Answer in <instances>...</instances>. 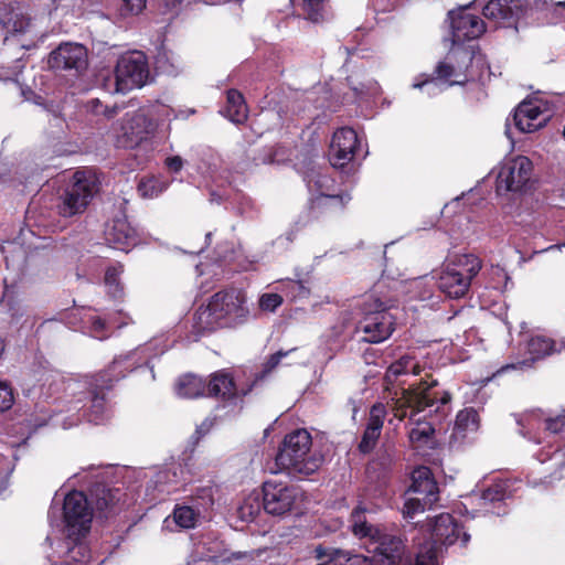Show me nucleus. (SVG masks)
I'll list each match as a JSON object with an SVG mask.
<instances>
[{
    "label": "nucleus",
    "instance_id": "46",
    "mask_svg": "<svg viewBox=\"0 0 565 565\" xmlns=\"http://www.w3.org/2000/svg\"><path fill=\"white\" fill-rule=\"evenodd\" d=\"M279 290L286 292L291 299L307 298L309 288L301 280L286 279L280 281Z\"/></svg>",
    "mask_w": 565,
    "mask_h": 565
},
{
    "label": "nucleus",
    "instance_id": "33",
    "mask_svg": "<svg viewBox=\"0 0 565 565\" xmlns=\"http://www.w3.org/2000/svg\"><path fill=\"white\" fill-rule=\"evenodd\" d=\"M479 428V415L473 408H465L457 415L454 436L456 439L463 440L469 434H473Z\"/></svg>",
    "mask_w": 565,
    "mask_h": 565
},
{
    "label": "nucleus",
    "instance_id": "1",
    "mask_svg": "<svg viewBox=\"0 0 565 565\" xmlns=\"http://www.w3.org/2000/svg\"><path fill=\"white\" fill-rule=\"evenodd\" d=\"M451 396L446 391L433 390L431 385L420 386L414 390L395 391L390 397L387 406L398 420L409 414L408 439L411 445L418 449L428 446L435 433L430 422L417 418L420 412L428 409L429 414L446 415Z\"/></svg>",
    "mask_w": 565,
    "mask_h": 565
},
{
    "label": "nucleus",
    "instance_id": "45",
    "mask_svg": "<svg viewBox=\"0 0 565 565\" xmlns=\"http://www.w3.org/2000/svg\"><path fill=\"white\" fill-rule=\"evenodd\" d=\"M327 0H302L306 18L312 22L323 21L327 17Z\"/></svg>",
    "mask_w": 565,
    "mask_h": 565
},
{
    "label": "nucleus",
    "instance_id": "4",
    "mask_svg": "<svg viewBox=\"0 0 565 565\" xmlns=\"http://www.w3.org/2000/svg\"><path fill=\"white\" fill-rule=\"evenodd\" d=\"M366 509L358 505L351 514L352 531L356 536L370 537L373 558L376 565H399L404 558L406 547L399 535L382 531L367 524Z\"/></svg>",
    "mask_w": 565,
    "mask_h": 565
},
{
    "label": "nucleus",
    "instance_id": "34",
    "mask_svg": "<svg viewBox=\"0 0 565 565\" xmlns=\"http://www.w3.org/2000/svg\"><path fill=\"white\" fill-rule=\"evenodd\" d=\"M199 513L189 505H177L172 515L166 518L164 527L173 530L172 525L179 529H192L195 526Z\"/></svg>",
    "mask_w": 565,
    "mask_h": 565
},
{
    "label": "nucleus",
    "instance_id": "28",
    "mask_svg": "<svg viewBox=\"0 0 565 565\" xmlns=\"http://www.w3.org/2000/svg\"><path fill=\"white\" fill-rule=\"evenodd\" d=\"M351 198L338 194L319 195L309 199V210L312 217L337 214L343 211Z\"/></svg>",
    "mask_w": 565,
    "mask_h": 565
},
{
    "label": "nucleus",
    "instance_id": "20",
    "mask_svg": "<svg viewBox=\"0 0 565 565\" xmlns=\"http://www.w3.org/2000/svg\"><path fill=\"white\" fill-rule=\"evenodd\" d=\"M104 235L111 248L121 252L128 253L138 244L137 232L125 215L116 216L107 223Z\"/></svg>",
    "mask_w": 565,
    "mask_h": 565
},
{
    "label": "nucleus",
    "instance_id": "30",
    "mask_svg": "<svg viewBox=\"0 0 565 565\" xmlns=\"http://www.w3.org/2000/svg\"><path fill=\"white\" fill-rule=\"evenodd\" d=\"M84 329L89 333L90 337L95 339H106L109 335L108 330L113 327L120 328L128 323L127 320H117V318L113 317L109 320L105 321L98 316H95L92 312L85 315L83 319Z\"/></svg>",
    "mask_w": 565,
    "mask_h": 565
},
{
    "label": "nucleus",
    "instance_id": "31",
    "mask_svg": "<svg viewBox=\"0 0 565 565\" xmlns=\"http://www.w3.org/2000/svg\"><path fill=\"white\" fill-rule=\"evenodd\" d=\"M305 180L310 198L332 194L335 191V181L322 169H312Z\"/></svg>",
    "mask_w": 565,
    "mask_h": 565
},
{
    "label": "nucleus",
    "instance_id": "29",
    "mask_svg": "<svg viewBox=\"0 0 565 565\" xmlns=\"http://www.w3.org/2000/svg\"><path fill=\"white\" fill-rule=\"evenodd\" d=\"M182 473V468L175 465L167 467L156 473L151 484L159 492L157 497L159 500H162L164 495L171 494L179 489Z\"/></svg>",
    "mask_w": 565,
    "mask_h": 565
},
{
    "label": "nucleus",
    "instance_id": "10",
    "mask_svg": "<svg viewBox=\"0 0 565 565\" xmlns=\"http://www.w3.org/2000/svg\"><path fill=\"white\" fill-rule=\"evenodd\" d=\"M98 190V180L90 170H78L73 173L65 186L57 205L58 213L64 217L82 214Z\"/></svg>",
    "mask_w": 565,
    "mask_h": 565
},
{
    "label": "nucleus",
    "instance_id": "2",
    "mask_svg": "<svg viewBox=\"0 0 565 565\" xmlns=\"http://www.w3.org/2000/svg\"><path fill=\"white\" fill-rule=\"evenodd\" d=\"M52 527L65 535L67 551L54 565H90L92 554L84 541L90 530L93 512L87 498L81 491H72L64 498L63 507H52L49 513Z\"/></svg>",
    "mask_w": 565,
    "mask_h": 565
},
{
    "label": "nucleus",
    "instance_id": "27",
    "mask_svg": "<svg viewBox=\"0 0 565 565\" xmlns=\"http://www.w3.org/2000/svg\"><path fill=\"white\" fill-rule=\"evenodd\" d=\"M385 415L386 407L383 404L379 403L372 406L366 428L359 445L360 451L367 454L375 447L381 436Z\"/></svg>",
    "mask_w": 565,
    "mask_h": 565
},
{
    "label": "nucleus",
    "instance_id": "22",
    "mask_svg": "<svg viewBox=\"0 0 565 565\" xmlns=\"http://www.w3.org/2000/svg\"><path fill=\"white\" fill-rule=\"evenodd\" d=\"M536 0H490L483 8V15L497 24H510L514 17L526 10Z\"/></svg>",
    "mask_w": 565,
    "mask_h": 565
},
{
    "label": "nucleus",
    "instance_id": "49",
    "mask_svg": "<svg viewBox=\"0 0 565 565\" xmlns=\"http://www.w3.org/2000/svg\"><path fill=\"white\" fill-rule=\"evenodd\" d=\"M338 565H376L373 557L338 551Z\"/></svg>",
    "mask_w": 565,
    "mask_h": 565
},
{
    "label": "nucleus",
    "instance_id": "56",
    "mask_svg": "<svg viewBox=\"0 0 565 565\" xmlns=\"http://www.w3.org/2000/svg\"><path fill=\"white\" fill-rule=\"evenodd\" d=\"M565 353V337L552 338V355Z\"/></svg>",
    "mask_w": 565,
    "mask_h": 565
},
{
    "label": "nucleus",
    "instance_id": "16",
    "mask_svg": "<svg viewBox=\"0 0 565 565\" xmlns=\"http://www.w3.org/2000/svg\"><path fill=\"white\" fill-rule=\"evenodd\" d=\"M448 15L454 44L478 39L486 31L483 20L470 12L468 7L450 11Z\"/></svg>",
    "mask_w": 565,
    "mask_h": 565
},
{
    "label": "nucleus",
    "instance_id": "54",
    "mask_svg": "<svg viewBox=\"0 0 565 565\" xmlns=\"http://www.w3.org/2000/svg\"><path fill=\"white\" fill-rule=\"evenodd\" d=\"M548 459L553 461L561 473L565 471V450L555 451Z\"/></svg>",
    "mask_w": 565,
    "mask_h": 565
},
{
    "label": "nucleus",
    "instance_id": "63",
    "mask_svg": "<svg viewBox=\"0 0 565 565\" xmlns=\"http://www.w3.org/2000/svg\"><path fill=\"white\" fill-rule=\"evenodd\" d=\"M264 117L268 118L273 115V111L271 110H267V111H263L262 114Z\"/></svg>",
    "mask_w": 565,
    "mask_h": 565
},
{
    "label": "nucleus",
    "instance_id": "12",
    "mask_svg": "<svg viewBox=\"0 0 565 565\" xmlns=\"http://www.w3.org/2000/svg\"><path fill=\"white\" fill-rule=\"evenodd\" d=\"M534 182L532 161L527 157L516 156L499 167L495 192L498 195L524 194L533 189Z\"/></svg>",
    "mask_w": 565,
    "mask_h": 565
},
{
    "label": "nucleus",
    "instance_id": "48",
    "mask_svg": "<svg viewBox=\"0 0 565 565\" xmlns=\"http://www.w3.org/2000/svg\"><path fill=\"white\" fill-rule=\"evenodd\" d=\"M0 305L8 310L12 320L22 317L24 311L20 303L14 298L13 290L6 288Z\"/></svg>",
    "mask_w": 565,
    "mask_h": 565
},
{
    "label": "nucleus",
    "instance_id": "23",
    "mask_svg": "<svg viewBox=\"0 0 565 565\" xmlns=\"http://www.w3.org/2000/svg\"><path fill=\"white\" fill-rule=\"evenodd\" d=\"M409 372L414 375H419L422 372L419 364L414 360V358L409 355H404L399 358L397 361H395L388 366L384 377L387 391V402H390V397L394 394L395 391L405 390L404 387L393 390L390 387V385H393L398 376L408 374ZM426 385H431L433 390H436L437 383L434 380L429 383L427 381H424L420 382L417 386H411L408 390H414Z\"/></svg>",
    "mask_w": 565,
    "mask_h": 565
},
{
    "label": "nucleus",
    "instance_id": "19",
    "mask_svg": "<svg viewBox=\"0 0 565 565\" xmlns=\"http://www.w3.org/2000/svg\"><path fill=\"white\" fill-rule=\"evenodd\" d=\"M49 66L54 70L82 71L87 66V50L78 43H63L51 52Z\"/></svg>",
    "mask_w": 565,
    "mask_h": 565
},
{
    "label": "nucleus",
    "instance_id": "8",
    "mask_svg": "<svg viewBox=\"0 0 565 565\" xmlns=\"http://www.w3.org/2000/svg\"><path fill=\"white\" fill-rule=\"evenodd\" d=\"M481 269V260L471 254L456 255L441 269L439 289L450 298L463 297Z\"/></svg>",
    "mask_w": 565,
    "mask_h": 565
},
{
    "label": "nucleus",
    "instance_id": "36",
    "mask_svg": "<svg viewBox=\"0 0 565 565\" xmlns=\"http://www.w3.org/2000/svg\"><path fill=\"white\" fill-rule=\"evenodd\" d=\"M508 489L509 487L505 481L495 482L492 486L488 487L484 491H482L480 495L475 494L471 497V499L478 500V504L484 508L487 512L500 514V512L490 510L487 507L489 504L504 500L508 495Z\"/></svg>",
    "mask_w": 565,
    "mask_h": 565
},
{
    "label": "nucleus",
    "instance_id": "57",
    "mask_svg": "<svg viewBox=\"0 0 565 565\" xmlns=\"http://www.w3.org/2000/svg\"><path fill=\"white\" fill-rule=\"evenodd\" d=\"M213 426V419L207 417L205 418L200 426L196 427L195 433L201 437L204 436Z\"/></svg>",
    "mask_w": 565,
    "mask_h": 565
},
{
    "label": "nucleus",
    "instance_id": "39",
    "mask_svg": "<svg viewBox=\"0 0 565 565\" xmlns=\"http://www.w3.org/2000/svg\"><path fill=\"white\" fill-rule=\"evenodd\" d=\"M263 503L257 492L248 493L237 509L238 518L242 521H253L260 512Z\"/></svg>",
    "mask_w": 565,
    "mask_h": 565
},
{
    "label": "nucleus",
    "instance_id": "7",
    "mask_svg": "<svg viewBox=\"0 0 565 565\" xmlns=\"http://www.w3.org/2000/svg\"><path fill=\"white\" fill-rule=\"evenodd\" d=\"M426 531L430 535V541L419 544L415 565H438L443 546L452 545L459 540L461 545L466 546L470 540V535L461 531L459 524L449 513H441L430 519Z\"/></svg>",
    "mask_w": 565,
    "mask_h": 565
},
{
    "label": "nucleus",
    "instance_id": "40",
    "mask_svg": "<svg viewBox=\"0 0 565 565\" xmlns=\"http://www.w3.org/2000/svg\"><path fill=\"white\" fill-rule=\"evenodd\" d=\"M527 351L533 360L552 355V338L544 334L531 337L527 342Z\"/></svg>",
    "mask_w": 565,
    "mask_h": 565
},
{
    "label": "nucleus",
    "instance_id": "21",
    "mask_svg": "<svg viewBox=\"0 0 565 565\" xmlns=\"http://www.w3.org/2000/svg\"><path fill=\"white\" fill-rule=\"evenodd\" d=\"M439 79L448 87L452 85H462L468 81H475L477 76L473 72L466 71V65L461 64L458 57V50L451 51L435 71Z\"/></svg>",
    "mask_w": 565,
    "mask_h": 565
},
{
    "label": "nucleus",
    "instance_id": "60",
    "mask_svg": "<svg viewBox=\"0 0 565 565\" xmlns=\"http://www.w3.org/2000/svg\"><path fill=\"white\" fill-rule=\"evenodd\" d=\"M167 8L173 9L180 4L183 0H162Z\"/></svg>",
    "mask_w": 565,
    "mask_h": 565
},
{
    "label": "nucleus",
    "instance_id": "18",
    "mask_svg": "<svg viewBox=\"0 0 565 565\" xmlns=\"http://www.w3.org/2000/svg\"><path fill=\"white\" fill-rule=\"evenodd\" d=\"M359 146V138L352 128L338 129L330 143L329 159L334 168H343L351 162Z\"/></svg>",
    "mask_w": 565,
    "mask_h": 565
},
{
    "label": "nucleus",
    "instance_id": "26",
    "mask_svg": "<svg viewBox=\"0 0 565 565\" xmlns=\"http://www.w3.org/2000/svg\"><path fill=\"white\" fill-rule=\"evenodd\" d=\"M152 348L153 344L150 343L139 347L124 355L117 356L110 366V371L116 373L118 377H124L127 372H130L142 364H148L152 356L159 354L158 352L152 353Z\"/></svg>",
    "mask_w": 565,
    "mask_h": 565
},
{
    "label": "nucleus",
    "instance_id": "53",
    "mask_svg": "<svg viewBox=\"0 0 565 565\" xmlns=\"http://www.w3.org/2000/svg\"><path fill=\"white\" fill-rule=\"evenodd\" d=\"M295 351V349H291L289 351H278L275 354L270 355V358L267 360V362L264 365V373H268L271 370H274L282 358L287 356L290 352Z\"/></svg>",
    "mask_w": 565,
    "mask_h": 565
},
{
    "label": "nucleus",
    "instance_id": "15",
    "mask_svg": "<svg viewBox=\"0 0 565 565\" xmlns=\"http://www.w3.org/2000/svg\"><path fill=\"white\" fill-rule=\"evenodd\" d=\"M0 24L6 30L4 41L10 38H24L28 43L22 42L23 49H30L35 45L39 39L43 38V33L39 30L35 22L24 15L21 11L15 10L10 4L0 1Z\"/></svg>",
    "mask_w": 565,
    "mask_h": 565
},
{
    "label": "nucleus",
    "instance_id": "47",
    "mask_svg": "<svg viewBox=\"0 0 565 565\" xmlns=\"http://www.w3.org/2000/svg\"><path fill=\"white\" fill-rule=\"evenodd\" d=\"M119 490H113L108 488H102L96 495V507L100 511H110L115 508L118 502Z\"/></svg>",
    "mask_w": 565,
    "mask_h": 565
},
{
    "label": "nucleus",
    "instance_id": "42",
    "mask_svg": "<svg viewBox=\"0 0 565 565\" xmlns=\"http://www.w3.org/2000/svg\"><path fill=\"white\" fill-rule=\"evenodd\" d=\"M121 273L122 266L120 264L108 266L105 271L104 282L108 294L114 298L120 297L122 295V286L119 279Z\"/></svg>",
    "mask_w": 565,
    "mask_h": 565
},
{
    "label": "nucleus",
    "instance_id": "14",
    "mask_svg": "<svg viewBox=\"0 0 565 565\" xmlns=\"http://www.w3.org/2000/svg\"><path fill=\"white\" fill-rule=\"evenodd\" d=\"M364 316L359 321L358 330L364 333L363 339L370 343L386 340L394 330V318L384 305L374 299L363 307Z\"/></svg>",
    "mask_w": 565,
    "mask_h": 565
},
{
    "label": "nucleus",
    "instance_id": "11",
    "mask_svg": "<svg viewBox=\"0 0 565 565\" xmlns=\"http://www.w3.org/2000/svg\"><path fill=\"white\" fill-rule=\"evenodd\" d=\"M439 499L437 482L427 467H417L412 472V484L403 507V515L413 519L417 513L430 509Z\"/></svg>",
    "mask_w": 565,
    "mask_h": 565
},
{
    "label": "nucleus",
    "instance_id": "25",
    "mask_svg": "<svg viewBox=\"0 0 565 565\" xmlns=\"http://www.w3.org/2000/svg\"><path fill=\"white\" fill-rule=\"evenodd\" d=\"M521 426V434L524 437H527L530 440L535 443H540V439L536 438V430L544 427V429L556 434L563 430L565 427V415H559L551 418H542L539 413H531L524 416L523 419L519 422Z\"/></svg>",
    "mask_w": 565,
    "mask_h": 565
},
{
    "label": "nucleus",
    "instance_id": "43",
    "mask_svg": "<svg viewBox=\"0 0 565 565\" xmlns=\"http://www.w3.org/2000/svg\"><path fill=\"white\" fill-rule=\"evenodd\" d=\"M448 87L438 75L436 77L420 75L413 84V88L423 90L428 96H436Z\"/></svg>",
    "mask_w": 565,
    "mask_h": 565
},
{
    "label": "nucleus",
    "instance_id": "59",
    "mask_svg": "<svg viewBox=\"0 0 565 565\" xmlns=\"http://www.w3.org/2000/svg\"><path fill=\"white\" fill-rule=\"evenodd\" d=\"M88 106L92 108V110L95 113V114H99L100 110H99V107H102V104L99 103L98 99H92L88 102Z\"/></svg>",
    "mask_w": 565,
    "mask_h": 565
},
{
    "label": "nucleus",
    "instance_id": "6",
    "mask_svg": "<svg viewBox=\"0 0 565 565\" xmlns=\"http://www.w3.org/2000/svg\"><path fill=\"white\" fill-rule=\"evenodd\" d=\"M311 435L306 429H297L285 437L276 456L277 466L290 475L309 476L323 462V457L311 449Z\"/></svg>",
    "mask_w": 565,
    "mask_h": 565
},
{
    "label": "nucleus",
    "instance_id": "58",
    "mask_svg": "<svg viewBox=\"0 0 565 565\" xmlns=\"http://www.w3.org/2000/svg\"><path fill=\"white\" fill-rule=\"evenodd\" d=\"M552 12L553 14L558 15L559 19H563L565 21V1L554 3Z\"/></svg>",
    "mask_w": 565,
    "mask_h": 565
},
{
    "label": "nucleus",
    "instance_id": "64",
    "mask_svg": "<svg viewBox=\"0 0 565 565\" xmlns=\"http://www.w3.org/2000/svg\"><path fill=\"white\" fill-rule=\"evenodd\" d=\"M277 116L279 117L280 120H282V115H281L280 110L277 111Z\"/></svg>",
    "mask_w": 565,
    "mask_h": 565
},
{
    "label": "nucleus",
    "instance_id": "50",
    "mask_svg": "<svg viewBox=\"0 0 565 565\" xmlns=\"http://www.w3.org/2000/svg\"><path fill=\"white\" fill-rule=\"evenodd\" d=\"M146 0H122L119 17L127 19L140 14L146 8Z\"/></svg>",
    "mask_w": 565,
    "mask_h": 565
},
{
    "label": "nucleus",
    "instance_id": "32",
    "mask_svg": "<svg viewBox=\"0 0 565 565\" xmlns=\"http://www.w3.org/2000/svg\"><path fill=\"white\" fill-rule=\"evenodd\" d=\"M232 122L242 124L247 118V106L243 95L236 89H230L226 95V106L222 111Z\"/></svg>",
    "mask_w": 565,
    "mask_h": 565
},
{
    "label": "nucleus",
    "instance_id": "55",
    "mask_svg": "<svg viewBox=\"0 0 565 565\" xmlns=\"http://www.w3.org/2000/svg\"><path fill=\"white\" fill-rule=\"evenodd\" d=\"M166 164L172 172H179L183 168V160L179 156L167 158Z\"/></svg>",
    "mask_w": 565,
    "mask_h": 565
},
{
    "label": "nucleus",
    "instance_id": "41",
    "mask_svg": "<svg viewBox=\"0 0 565 565\" xmlns=\"http://www.w3.org/2000/svg\"><path fill=\"white\" fill-rule=\"evenodd\" d=\"M168 182L158 177H149L140 180L138 192L143 199H153L166 191Z\"/></svg>",
    "mask_w": 565,
    "mask_h": 565
},
{
    "label": "nucleus",
    "instance_id": "51",
    "mask_svg": "<svg viewBox=\"0 0 565 565\" xmlns=\"http://www.w3.org/2000/svg\"><path fill=\"white\" fill-rule=\"evenodd\" d=\"M14 404V394L11 385L6 381H0V413H3Z\"/></svg>",
    "mask_w": 565,
    "mask_h": 565
},
{
    "label": "nucleus",
    "instance_id": "35",
    "mask_svg": "<svg viewBox=\"0 0 565 565\" xmlns=\"http://www.w3.org/2000/svg\"><path fill=\"white\" fill-rule=\"evenodd\" d=\"M206 383L199 376L189 374L181 376L175 384V393L180 397L195 398L203 396Z\"/></svg>",
    "mask_w": 565,
    "mask_h": 565
},
{
    "label": "nucleus",
    "instance_id": "37",
    "mask_svg": "<svg viewBox=\"0 0 565 565\" xmlns=\"http://www.w3.org/2000/svg\"><path fill=\"white\" fill-rule=\"evenodd\" d=\"M458 57L461 64L466 65V71L473 72L477 75L475 79L482 78L486 70L489 68L484 55L480 52L458 49Z\"/></svg>",
    "mask_w": 565,
    "mask_h": 565
},
{
    "label": "nucleus",
    "instance_id": "17",
    "mask_svg": "<svg viewBox=\"0 0 565 565\" xmlns=\"http://www.w3.org/2000/svg\"><path fill=\"white\" fill-rule=\"evenodd\" d=\"M551 113L541 100H524L515 109L513 115L514 126L521 132H533L546 125Z\"/></svg>",
    "mask_w": 565,
    "mask_h": 565
},
{
    "label": "nucleus",
    "instance_id": "3",
    "mask_svg": "<svg viewBox=\"0 0 565 565\" xmlns=\"http://www.w3.org/2000/svg\"><path fill=\"white\" fill-rule=\"evenodd\" d=\"M248 315L245 294L239 289H228L216 292L206 307H201L196 311V320L201 329L211 330L241 324Z\"/></svg>",
    "mask_w": 565,
    "mask_h": 565
},
{
    "label": "nucleus",
    "instance_id": "13",
    "mask_svg": "<svg viewBox=\"0 0 565 565\" xmlns=\"http://www.w3.org/2000/svg\"><path fill=\"white\" fill-rule=\"evenodd\" d=\"M263 508L266 513L284 516L297 509L302 501L299 488L282 481L268 480L263 483Z\"/></svg>",
    "mask_w": 565,
    "mask_h": 565
},
{
    "label": "nucleus",
    "instance_id": "44",
    "mask_svg": "<svg viewBox=\"0 0 565 565\" xmlns=\"http://www.w3.org/2000/svg\"><path fill=\"white\" fill-rule=\"evenodd\" d=\"M1 252L4 255L7 267L20 268L25 262V252L21 245L9 242L7 246H1Z\"/></svg>",
    "mask_w": 565,
    "mask_h": 565
},
{
    "label": "nucleus",
    "instance_id": "38",
    "mask_svg": "<svg viewBox=\"0 0 565 565\" xmlns=\"http://www.w3.org/2000/svg\"><path fill=\"white\" fill-rule=\"evenodd\" d=\"M107 406L103 391L89 392V407L84 415L87 419L95 424H100L106 419Z\"/></svg>",
    "mask_w": 565,
    "mask_h": 565
},
{
    "label": "nucleus",
    "instance_id": "52",
    "mask_svg": "<svg viewBox=\"0 0 565 565\" xmlns=\"http://www.w3.org/2000/svg\"><path fill=\"white\" fill-rule=\"evenodd\" d=\"M282 303V297L276 292L264 294L259 298V308L264 311H275Z\"/></svg>",
    "mask_w": 565,
    "mask_h": 565
},
{
    "label": "nucleus",
    "instance_id": "5",
    "mask_svg": "<svg viewBox=\"0 0 565 565\" xmlns=\"http://www.w3.org/2000/svg\"><path fill=\"white\" fill-rule=\"evenodd\" d=\"M171 109L158 104L128 111L122 117L116 134L120 147L134 148L149 136L154 135L166 120H169Z\"/></svg>",
    "mask_w": 565,
    "mask_h": 565
},
{
    "label": "nucleus",
    "instance_id": "9",
    "mask_svg": "<svg viewBox=\"0 0 565 565\" xmlns=\"http://www.w3.org/2000/svg\"><path fill=\"white\" fill-rule=\"evenodd\" d=\"M148 78L149 68L146 55L140 51H132L119 57L114 78H107L104 86L110 94H125L134 88L142 87Z\"/></svg>",
    "mask_w": 565,
    "mask_h": 565
},
{
    "label": "nucleus",
    "instance_id": "24",
    "mask_svg": "<svg viewBox=\"0 0 565 565\" xmlns=\"http://www.w3.org/2000/svg\"><path fill=\"white\" fill-rule=\"evenodd\" d=\"M207 391L210 395L231 401L245 396L250 392V386L245 388L233 379L231 373L218 371L211 376Z\"/></svg>",
    "mask_w": 565,
    "mask_h": 565
},
{
    "label": "nucleus",
    "instance_id": "62",
    "mask_svg": "<svg viewBox=\"0 0 565 565\" xmlns=\"http://www.w3.org/2000/svg\"><path fill=\"white\" fill-rule=\"evenodd\" d=\"M3 351H4V343H3L2 339L0 338V356L2 355Z\"/></svg>",
    "mask_w": 565,
    "mask_h": 565
},
{
    "label": "nucleus",
    "instance_id": "61",
    "mask_svg": "<svg viewBox=\"0 0 565 565\" xmlns=\"http://www.w3.org/2000/svg\"><path fill=\"white\" fill-rule=\"evenodd\" d=\"M563 247H565V243L559 244V245H552V246H550V247H547V248L543 249L542 252L551 250V249H554V248L561 249V248H563Z\"/></svg>",
    "mask_w": 565,
    "mask_h": 565
}]
</instances>
